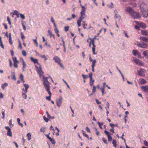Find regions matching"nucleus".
<instances>
[{
	"mask_svg": "<svg viewBox=\"0 0 148 148\" xmlns=\"http://www.w3.org/2000/svg\"><path fill=\"white\" fill-rule=\"evenodd\" d=\"M37 72L38 74L39 75L40 77V78H43V84H46L47 83H49V82L48 80V79L49 78V77H45L43 75V72L42 70V68L40 65V68H38V67Z\"/></svg>",
	"mask_w": 148,
	"mask_h": 148,
	"instance_id": "nucleus-1",
	"label": "nucleus"
},
{
	"mask_svg": "<svg viewBox=\"0 0 148 148\" xmlns=\"http://www.w3.org/2000/svg\"><path fill=\"white\" fill-rule=\"evenodd\" d=\"M84 10H81V12H80L81 16L80 17L79 19L77 21V24L79 27L81 26V21L84 19L86 17L85 11H84Z\"/></svg>",
	"mask_w": 148,
	"mask_h": 148,
	"instance_id": "nucleus-2",
	"label": "nucleus"
},
{
	"mask_svg": "<svg viewBox=\"0 0 148 148\" xmlns=\"http://www.w3.org/2000/svg\"><path fill=\"white\" fill-rule=\"evenodd\" d=\"M140 8L143 14L146 12V9L147 8V5L146 4L144 3H142L140 5Z\"/></svg>",
	"mask_w": 148,
	"mask_h": 148,
	"instance_id": "nucleus-3",
	"label": "nucleus"
},
{
	"mask_svg": "<svg viewBox=\"0 0 148 148\" xmlns=\"http://www.w3.org/2000/svg\"><path fill=\"white\" fill-rule=\"evenodd\" d=\"M137 45L138 46L141 48L147 49L148 47L147 44V43L143 42H138Z\"/></svg>",
	"mask_w": 148,
	"mask_h": 148,
	"instance_id": "nucleus-4",
	"label": "nucleus"
},
{
	"mask_svg": "<svg viewBox=\"0 0 148 148\" xmlns=\"http://www.w3.org/2000/svg\"><path fill=\"white\" fill-rule=\"evenodd\" d=\"M130 15L132 16V17L134 19L139 18H140V16L139 13L134 11V10L133 11V12Z\"/></svg>",
	"mask_w": 148,
	"mask_h": 148,
	"instance_id": "nucleus-5",
	"label": "nucleus"
},
{
	"mask_svg": "<svg viewBox=\"0 0 148 148\" xmlns=\"http://www.w3.org/2000/svg\"><path fill=\"white\" fill-rule=\"evenodd\" d=\"M145 71L143 69H141L139 70L138 71V75L142 77H144L145 76Z\"/></svg>",
	"mask_w": 148,
	"mask_h": 148,
	"instance_id": "nucleus-6",
	"label": "nucleus"
},
{
	"mask_svg": "<svg viewBox=\"0 0 148 148\" xmlns=\"http://www.w3.org/2000/svg\"><path fill=\"white\" fill-rule=\"evenodd\" d=\"M45 88V90L47 92L50 91V82H49V83H46V84H43Z\"/></svg>",
	"mask_w": 148,
	"mask_h": 148,
	"instance_id": "nucleus-7",
	"label": "nucleus"
},
{
	"mask_svg": "<svg viewBox=\"0 0 148 148\" xmlns=\"http://www.w3.org/2000/svg\"><path fill=\"white\" fill-rule=\"evenodd\" d=\"M133 61L135 63L137 64L140 66H143V63L140 60L138 59L134 58L133 59Z\"/></svg>",
	"mask_w": 148,
	"mask_h": 148,
	"instance_id": "nucleus-8",
	"label": "nucleus"
},
{
	"mask_svg": "<svg viewBox=\"0 0 148 148\" xmlns=\"http://www.w3.org/2000/svg\"><path fill=\"white\" fill-rule=\"evenodd\" d=\"M92 44L93 45V47L92 48L93 53L94 55H96L97 54V53L95 52V47H96V46L95 45V44L94 43V40H92Z\"/></svg>",
	"mask_w": 148,
	"mask_h": 148,
	"instance_id": "nucleus-9",
	"label": "nucleus"
},
{
	"mask_svg": "<svg viewBox=\"0 0 148 148\" xmlns=\"http://www.w3.org/2000/svg\"><path fill=\"white\" fill-rule=\"evenodd\" d=\"M125 11L130 13V15L133 12L134 10L132 8L129 7L125 8Z\"/></svg>",
	"mask_w": 148,
	"mask_h": 148,
	"instance_id": "nucleus-10",
	"label": "nucleus"
},
{
	"mask_svg": "<svg viewBox=\"0 0 148 148\" xmlns=\"http://www.w3.org/2000/svg\"><path fill=\"white\" fill-rule=\"evenodd\" d=\"M30 59H31V60H32V61L33 62L34 64L37 63L38 65H39V67H40V66L41 67V65L38 62V60L37 59H34V58H33L32 57H31ZM36 67H37V69L38 67H37V66H36ZM38 68H39H39H38Z\"/></svg>",
	"mask_w": 148,
	"mask_h": 148,
	"instance_id": "nucleus-11",
	"label": "nucleus"
},
{
	"mask_svg": "<svg viewBox=\"0 0 148 148\" xmlns=\"http://www.w3.org/2000/svg\"><path fill=\"white\" fill-rule=\"evenodd\" d=\"M53 59L56 63H58L61 62L60 59L57 56H55L53 58Z\"/></svg>",
	"mask_w": 148,
	"mask_h": 148,
	"instance_id": "nucleus-12",
	"label": "nucleus"
},
{
	"mask_svg": "<svg viewBox=\"0 0 148 148\" xmlns=\"http://www.w3.org/2000/svg\"><path fill=\"white\" fill-rule=\"evenodd\" d=\"M141 89L145 92H148V86H142Z\"/></svg>",
	"mask_w": 148,
	"mask_h": 148,
	"instance_id": "nucleus-13",
	"label": "nucleus"
},
{
	"mask_svg": "<svg viewBox=\"0 0 148 148\" xmlns=\"http://www.w3.org/2000/svg\"><path fill=\"white\" fill-rule=\"evenodd\" d=\"M140 39L143 41L148 42V38L144 36H140Z\"/></svg>",
	"mask_w": 148,
	"mask_h": 148,
	"instance_id": "nucleus-14",
	"label": "nucleus"
},
{
	"mask_svg": "<svg viewBox=\"0 0 148 148\" xmlns=\"http://www.w3.org/2000/svg\"><path fill=\"white\" fill-rule=\"evenodd\" d=\"M62 103V100L60 99H59L57 101V105L59 107H60Z\"/></svg>",
	"mask_w": 148,
	"mask_h": 148,
	"instance_id": "nucleus-15",
	"label": "nucleus"
},
{
	"mask_svg": "<svg viewBox=\"0 0 148 148\" xmlns=\"http://www.w3.org/2000/svg\"><path fill=\"white\" fill-rule=\"evenodd\" d=\"M141 33L142 34L148 36V31L146 30H142Z\"/></svg>",
	"mask_w": 148,
	"mask_h": 148,
	"instance_id": "nucleus-16",
	"label": "nucleus"
},
{
	"mask_svg": "<svg viewBox=\"0 0 148 148\" xmlns=\"http://www.w3.org/2000/svg\"><path fill=\"white\" fill-rule=\"evenodd\" d=\"M143 54L146 58L148 59V51L145 50L143 52Z\"/></svg>",
	"mask_w": 148,
	"mask_h": 148,
	"instance_id": "nucleus-17",
	"label": "nucleus"
},
{
	"mask_svg": "<svg viewBox=\"0 0 148 148\" xmlns=\"http://www.w3.org/2000/svg\"><path fill=\"white\" fill-rule=\"evenodd\" d=\"M139 25L143 29H145L146 28V25L144 23H139Z\"/></svg>",
	"mask_w": 148,
	"mask_h": 148,
	"instance_id": "nucleus-18",
	"label": "nucleus"
},
{
	"mask_svg": "<svg viewBox=\"0 0 148 148\" xmlns=\"http://www.w3.org/2000/svg\"><path fill=\"white\" fill-rule=\"evenodd\" d=\"M48 34H49L50 38H51L52 36H53V38L54 39L55 38V34H52V32H51V31L50 30H48Z\"/></svg>",
	"mask_w": 148,
	"mask_h": 148,
	"instance_id": "nucleus-19",
	"label": "nucleus"
},
{
	"mask_svg": "<svg viewBox=\"0 0 148 148\" xmlns=\"http://www.w3.org/2000/svg\"><path fill=\"white\" fill-rule=\"evenodd\" d=\"M48 92L49 95V96L48 97H47L46 99L47 100L50 101H51V93L50 91Z\"/></svg>",
	"mask_w": 148,
	"mask_h": 148,
	"instance_id": "nucleus-20",
	"label": "nucleus"
},
{
	"mask_svg": "<svg viewBox=\"0 0 148 148\" xmlns=\"http://www.w3.org/2000/svg\"><path fill=\"white\" fill-rule=\"evenodd\" d=\"M22 62H23V71H24L25 69L26 66V64L25 63V62L24 60L23 59H22Z\"/></svg>",
	"mask_w": 148,
	"mask_h": 148,
	"instance_id": "nucleus-21",
	"label": "nucleus"
},
{
	"mask_svg": "<svg viewBox=\"0 0 148 148\" xmlns=\"http://www.w3.org/2000/svg\"><path fill=\"white\" fill-rule=\"evenodd\" d=\"M139 81L140 82V84H144L145 83H146V82L145 80L143 79H140L139 80Z\"/></svg>",
	"mask_w": 148,
	"mask_h": 148,
	"instance_id": "nucleus-22",
	"label": "nucleus"
},
{
	"mask_svg": "<svg viewBox=\"0 0 148 148\" xmlns=\"http://www.w3.org/2000/svg\"><path fill=\"white\" fill-rule=\"evenodd\" d=\"M19 61H14V65L15 67L17 68L18 67V63Z\"/></svg>",
	"mask_w": 148,
	"mask_h": 148,
	"instance_id": "nucleus-23",
	"label": "nucleus"
},
{
	"mask_svg": "<svg viewBox=\"0 0 148 148\" xmlns=\"http://www.w3.org/2000/svg\"><path fill=\"white\" fill-rule=\"evenodd\" d=\"M82 133H83V135L84 136L86 137L87 138H88V139H89L88 136L86 134V132L83 130H82Z\"/></svg>",
	"mask_w": 148,
	"mask_h": 148,
	"instance_id": "nucleus-24",
	"label": "nucleus"
},
{
	"mask_svg": "<svg viewBox=\"0 0 148 148\" xmlns=\"http://www.w3.org/2000/svg\"><path fill=\"white\" fill-rule=\"evenodd\" d=\"M133 54L134 55L136 56L137 54L139 53L138 52L137 50H133L132 51Z\"/></svg>",
	"mask_w": 148,
	"mask_h": 148,
	"instance_id": "nucleus-25",
	"label": "nucleus"
},
{
	"mask_svg": "<svg viewBox=\"0 0 148 148\" xmlns=\"http://www.w3.org/2000/svg\"><path fill=\"white\" fill-rule=\"evenodd\" d=\"M8 86V84L7 83H5L1 86V88L3 90H4L5 87Z\"/></svg>",
	"mask_w": 148,
	"mask_h": 148,
	"instance_id": "nucleus-26",
	"label": "nucleus"
},
{
	"mask_svg": "<svg viewBox=\"0 0 148 148\" xmlns=\"http://www.w3.org/2000/svg\"><path fill=\"white\" fill-rule=\"evenodd\" d=\"M92 63V67H94L96 65V64L97 62L96 60L95 59L93 60V61Z\"/></svg>",
	"mask_w": 148,
	"mask_h": 148,
	"instance_id": "nucleus-27",
	"label": "nucleus"
},
{
	"mask_svg": "<svg viewBox=\"0 0 148 148\" xmlns=\"http://www.w3.org/2000/svg\"><path fill=\"white\" fill-rule=\"evenodd\" d=\"M112 144L113 146L115 147H116V142L115 140H113L112 141Z\"/></svg>",
	"mask_w": 148,
	"mask_h": 148,
	"instance_id": "nucleus-28",
	"label": "nucleus"
},
{
	"mask_svg": "<svg viewBox=\"0 0 148 148\" xmlns=\"http://www.w3.org/2000/svg\"><path fill=\"white\" fill-rule=\"evenodd\" d=\"M20 78L21 80L23 82V83L25 82V81L24 80L23 75L22 74H21L20 75Z\"/></svg>",
	"mask_w": 148,
	"mask_h": 148,
	"instance_id": "nucleus-29",
	"label": "nucleus"
},
{
	"mask_svg": "<svg viewBox=\"0 0 148 148\" xmlns=\"http://www.w3.org/2000/svg\"><path fill=\"white\" fill-rule=\"evenodd\" d=\"M27 139L29 140H30L31 139V135L29 133H28L27 134Z\"/></svg>",
	"mask_w": 148,
	"mask_h": 148,
	"instance_id": "nucleus-30",
	"label": "nucleus"
},
{
	"mask_svg": "<svg viewBox=\"0 0 148 148\" xmlns=\"http://www.w3.org/2000/svg\"><path fill=\"white\" fill-rule=\"evenodd\" d=\"M11 74L13 76V77H12V79L15 81L16 80V78L15 76L14 73V72H12Z\"/></svg>",
	"mask_w": 148,
	"mask_h": 148,
	"instance_id": "nucleus-31",
	"label": "nucleus"
},
{
	"mask_svg": "<svg viewBox=\"0 0 148 148\" xmlns=\"http://www.w3.org/2000/svg\"><path fill=\"white\" fill-rule=\"evenodd\" d=\"M17 121L18 124L20 125L22 127L23 126V124L22 123H20V120L19 118H17Z\"/></svg>",
	"mask_w": 148,
	"mask_h": 148,
	"instance_id": "nucleus-32",
	"label": "nucleus"
},
{
	"mask_svg": "<svg viewBox=\"0 0 148 148\" xmlns=\"http://www.w3.org/2000/svg\"><path fill=\"white\" fill-rule=\"evenodd\" d=\"M82 25L83 26V27L84 29H86V26H87V24L86 23V22L85 21H83V24Z\"/></svg>",
	"mask_w": 148,
	"mask_h": 148,
	"instance_id": "nucleus-33",
	"label": "nucleus"
},
{
	"mask_svg": "<svg viewBox=\"0 0 148 148\" xmlns=\"http://www.w3.org/2000/svg\"><path fill=\"white\" fill-rule=\"evenodd\" d=\"M7 134L8 136L10 137H12V133L11 132V130L8 131L7 133Z\"/></svg>",
	"mask_w": 148,
	"mask_h": 148,
	"instance_id": "nucleus-34",
	"label": "nucleus"
},
{
	"mask_svg": "<svg viewBox=\"0 0 148 148\" xmlns=\"http://www.w3.org/2000/svg\"><path fill=\"white\" fill-rule=\"evenodd\" d=\"M22 53L23 56H25L27 55L26 52V51L24 50H23L22 51Z\"/></svg>",
	"mask_w": 148,
	"mask_h": 148,
	"instance_id": "nucleus-35",
	"label": "nucleus"
},
{
	"mask_svg": "<svg viewBox=\"0 0 148 148\" xmlns=\"http://www.w3.org/2000/svg\"><path fill=\"white\" fill-rule=\"evenodd\" d=\"M53 144H55L56 143V142L53 138H51L49 140Z\"/></svg>",
	"mask_w": 148,
	"mask_h": 148,
	"instance_id": "nucleus-36",
	"label": "nucleus"
},
{
	"mask_svg": "<svg viewBox=\"0 0 148 148\" xmlns=\"http://www.w3.org/2000/svg\"><path fill=\"white\" fill-rule=\"evenodd\" d=\"M115 15L116 18H118L119 21H120L121 19V16L120 15L118 14H115Z\"/></svg>",
	"mask_w": 148,
	"mask_h": 148,
	"instance_id": "nucleus-37",
	"label": "nucleus"
},
{
	"mask_svg": "<svg viewBox=\"0 0 148 148\" xmlns=\"http://www.w3.org/2000/svg\"><path fill=\"white\" fill-rule=\"evenodd\" d=\"M14 13L15 15L17 16V17H18L19 16V14L17 11L15 10L14 11Z\"/></svg>",
	"mask_w": 148,
	"mask_h": 148,
	"instance_id": "nucleus-38",
	"label": "nucleus"
},
{
	"mask_svg": "<svg viewBox=\"0 0 148 148\" xmlns=\"http://www.w3.org/2000/svg\"><path fill=\"white\" fill-rule=\"evenodd\" d=\"M89 77L90 78V80L92 81V73H90L89 74Z\"/></svg>",
	"mask_w": 148,
	"mask_h": 148,
	"instance_id": "nucleus-39",
	"label": "nucleus"
},
{
	"mask_svg": "<svg viewBox=\"0 0 148 148\" xmlns=\"http://www.w3.org/2000/svg\"><path fill=\"white\" fill-rule=\"evenodd\" d=\"M22 95L23 97L25 99H26L27 98V96L26 94L23 93H22Z\"/></svg>",
	"mask_w": 148,
	"mask_h": 148,
	"instance_id": "nucleus-40",
	"label": "nucleus"
},
{
	"mask_svg": "<svg viewBox=\"0 0 148 148\" xmlns=\"http://www.w3.org/2000/svg\"><path fill=\"white\" fill-rule=\"evenodd\" d=\"M9 124L10 126L11 127L13 126V125L12 124L11 119L9 121Z\"/></svg>",
	"mask_w": 148,
	"mask_h": 148,
	"instance_id": "nucleus-41",
	"label": "nucleus"
},
{
	"mask_svg": "<svg viewBox=\"0 0 148 148\" xmlns=\"http://www.w3.org/2000/svg\"><path fill=\"white\" fill-rule=\"evenodd\" d=\"M97 123L98 124L99 126V127L101 129H102V126L103 125V123H101L99 122H98Z\"/></svg>",
	"mask_w": 148,
	"mask_h": 148,
	"instance_id": "nucleus-42",
	"label": "nucleus"
},
{
	"mask_svg": "<svg viewBox=\"0 0 148 148\" xmlns=\"http://www.w3.org/2000/svg\"><path fill=\"white\" fill-rule=\"evenodd\" d=\"M104 133L107 135L108 136H110V135L111 134L110 133L106 130L104 131Z\"/></svg>",
	"mask_w": 148,
	"mask_h": 148,
	"instance_id": "nucleus-43",
	"label": "nucleus"
},
{
	"mask_svg": "<svg viewBox=\"0 0 148 148\" xmlns=\"http://www.w3.org/2000/svg\"><path fill=\"white\" fill-rule=\"evenodd\" d=\"M45 127H42L40 129V131L41 132H44L45 130Z\"/></svg>",
	"mask_w": 148,
	"mask_h": 148,
	"instance_id": "nucleus-44",
	"label": "nucleus"
},
{
	"mask_svg": "<svg viewBox=\"0 0 148 148\" xmlns=\"http://www.w3.org/2000/svg\"><path fill=\"white\" fill-rule=\"evenodd\" d=\"M102 140L104 143H105L106 144H107V140L105 138H102Z\"/></svg>",
	"mask_w": 148,
	"mask_h": 148,
	"instance_id": "nucleus-45",
	"label": "nucleus"
},
{
	"mask_svg": "<svg viewBox=\"0 0 148 148\" xmlns=\"http://www.w3.org/2000/svg\"><path fill=\"white\" fill-rule=\"evenodd\" d=\"M21 38L23 40V41L24 39L25 38V36H24L23 34L22 33H21Z\"/></svg>",
	"mask_w": 148,
	"mask_h": 148,
	"instance_id": "nucleus-46",
	"label": "nucleus"
},
{
	"mask_svg": "<svg viewBox=\"0 0 148 148\" xmlns=\"http://www.w3.org/2000/svg\"><path fill=\"white\" fill-rule=\"evenodd\" d=\"M43 119L44 120L47 122L49 121V119L47 118L45 116H43Z\"/></svg>",
	"mask_w": 148,
	"mask_h": 148,
	"instance_id": "nucleus-47",
	"label": "nucleus"
},
{
	"mask_svg": "<svg viewBox=\"0 0 148 148\" xmlns=\"http://www.w3.org/2000/svg\"><path fill=\"white\" fill-rule=\"evenodd\" d=\"M96 87L95 86H94L92 88V93H93L96 92Z\"/></svg>",
	"mask_w": 148,
	"mask_h": 148,
	"instance_id": "nucleus-48",
	"label": "nucleus"
},
{
	"mask_svg": "<svg viewBox=\"0 0 148 148\" xmlns=\"http://www.w3.org/2000/svg\"><path fill=\"white\" fill-rule=\"evenodd\" d=\"M9 43L11 45L13 43L12 41V38H10V37L9 38Z\"/></svg>",
	"mask_w": 148,
	"mask_h": 148,
	"instance_id": "nucleus-49",
	"label": "nucleus"
},
{
	"mask_svg": "<svg viewBox=\"0 0 148 148\" xmlns=\"http://www.w3.org/2000/svg\"><path fill=\"white\" fill-rule=\"evenodd\" d=\"M69 26L65 27H64L65 31L66 32L68 31L69 30Z\"/></svg>",
	"mask_w": 148,
	"mask_h": 148,
	"instance_id": "nucleus-50",
	"label": "nucleus"
},
{
	"mask_svg": "<svg viewBox=\"0 0 148 148\" xmlns=\"http://www.w3.org/2000/svg\"><path fill=\"white\" fill-rule=\"evenodd\" d=\"M108 141H110L112 140V137L110 135L108 136Z\"/></svg>",
	"mask_w": 148,
	"mask_h": 148,
	"instance_id": "nucleus-51",
	"label": "nucleus"
},
{
	"mask_svg": "<svg viewBox=\"0 0 148 148\" xmlns=\"http://www.w3.org/2000/svg\"><path fill=\"white\" fill-rule=\"evenodd\" d=\"M7 21H8V23L10 25H11V23L9 17L8 16L7 17Z\"/></svg>",
	"mask_w": 148,
	"mask_h": 148,
	"instance_id": "nucleus-52",
	"label": "nucleus"
},
{
	"mask_svg": "<svg viewBox=\"0 0 148 148\" xmlns=\"http://www.w3.org/2000/svg\"><path fill=\"white\" fill-rule=\"evenodd\" d=\"M20 16L23 19H25V16H24V15L21 14H19Z\"/></svg>",
	"mask_w": 148,
	"mask_h": 148,
	"instance_id": "nucleus-53",
	"label": "nucleus"
},
{
	"mask_svg": "<svg viewBox=\"0 0 148 148\" xmlns=\"http://www.w3.org/2000/svg\"><path fill=\"white\" fill-rule=\"evenodd\" d=\"M94 80H92V81H91L90 80V85L91 86V87H92V85H93V83H94Z\"/></svg>",
	"mask_w": 148,
	"mask_h": 148,
	"instance_id": "nucleus-54",
	"label": "nucleus"
},
{
	"mask_svg": "<svg viewBox=\"0 0 148 148\" xmlns=\"http://www.w3.org/2000/svg\"><path fill=\"white\" fill-rule=\"evenodd\" d=\"M23 85L25 87V88L28 89V88L29 87V86L28 84H23Z\"/></svg>",
	"mask_w": 148,
	"mask_h": 148,
	"instance_id": "nucleus-55",
	"label": "nucleus"
},
{
	"mask_svg": "<svg viewBox=\"0 0 148 148\" xmlns=\"http://www.w3.org/2000/svg\"><path fill=\"white\" fill-rule=\"evenodd\" d=\"M108 7L109 8H113V4L112 3H111V5H109Z\"/></svg>",
	"mask_w": 148,
	"mask_h": 148,
	"instance_id": "nucleus-56",
	"label": "nucleus"
},
{
	"mask_svg": "<svg viewBox=\"0 0 148 148\" xmlns=\"http://www.w3.org/2000/svg\"><path fill=\"white\" fill-rule=\"evenodd\" d=\"M54 31L56 33H58L59 32V31L58 30V28H55Z\"/></svg>",
	"mask_w": 148,
	"mask_h": 148,
	"instance_id": "nucleus-57",
	"label": "nucleus"
},
{
	"mask_svg": "<svg viewBox=\"0 0 148 148\" xmlns=\"http://www.w3.org/2000/svg\"><path fill=\"white\" fill-rule=\"evenodd\" d=\"M144 143L145 145L147 146L148 147V143L146 140L144 141Z\"/></svg>",
	"mask_w": 148,
	"mask_h": 148,
	"instance_id": "nucleus-58",
	"label": "nucleus"
},
{
	"mask_svg": "<svg viewBox=\"0 0 148 148\" xmlns=\"http://www.w3.org/2000/svg\"><path fill=\"white\" fill-rule=\"evenodd\" d=\"M118 71H119V72L121 74V76L122 77H123V80L124 79V76L123 75V74H122V73L121 72V71H120V70H119V69H118Z\"/></svg>",
	"mask_w": 148,
	"mask_h": 148,
	"instance_id": "nucleus-59",
	"label": "nucleus"
},
{
	"mask_svg": "<svg viewBox=\"0 0 148 148\" xmlns=\"http://www.w3.org/2000/svg\"><path fill=\"white\" fill-rule=\"evenodd\" d=\"M82 76L84 79H86L88 77V76L87 75H84V74H82Z\"/></svg>",
	"mask_w": 148,
	"mask_h": 148,
	"instance_id": "nucleus-60",
	"label": "nucleus"
},
{
	"mask_svg": "<svg viewBox=\"0 0 148 148\" xmlns=\"http://www.w3.org/2000/svg\"><path fill=\"white\" fill-rule=\"evenodd\" d=\"M5 128L8 130V131L11 130L10 128L8 126H6Z\"/></svg>",
	"mask_w": 148,
	"mask_h": 148,
	"instance_id": "nucleus-61",
	"label": "nucleus"
},
{
	"mask_svg": "<svg viewBox=\"0 0 148 148\" xmlns=\"http://www.w3.org/2000/svg\"><path fill=\"white\" fill-rule=\"evenodd\" d=\"M3 25L4 26L5 28V29H8V26L6 24H5V23H3Z\"/></svg>",
	"mask_w": 148,
	"mask_h": 148,
	"instance_id": "nucleus-62",
	"label": "nucleus"
},
{
	"mask_svg": "<svg viewBox=\"0 0 148 148\" xmlns=\"http://www.w3.org/2000/svg\"><path fill=\"white\" fill-rule=\"evenodd\" d=\"M22 25L23 27V29H24L25 30H26V28L25 27V25L23 23L22 24Z\"/></svg>",
	"mask_w": 148,
	"mask_h": 148,
	"instance_id": "nucleus-63",
	"label": "nucleus"
},
{
	"mask_svg": "<svg viewBox=\"0 0 148 148\" xmlns=\"http://www.w3.org/2000/svg\"><path fill=\"white\" fill-rule=\"evenodd\" d=\"M46 113L47 115V117L51 119V116L49 114L48 112H47Z\"/></svg>",
	"mask_w": 148,
	"mask_h": 148,
	"instance_id": "nucleus-64",
	"label": "nucleus"
}]
</instances>
